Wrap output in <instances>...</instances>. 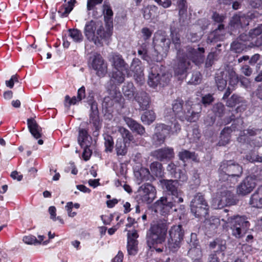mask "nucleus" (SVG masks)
I'll use <instances>...</instances> for the list:
<instances>
[{
	"label": "nucleus",
	"instance_id": "1",
	"mask_svg": "<svg viewBox=\"0 0 262 262\" xmlns=\"http://www.w3.org/2000/svg\"><path fill=\"white\" fill-rule=\"evenodd\" d=\"M112 26L105 29L102 21L92 20L85 24L84 33L89 41H93L97 46H101L102 40H106L112 36Z\"/></svg>",
	"mask_w": 262,
	"mask_h": 262
},
{
	"label": "nucleus",
	"instance_id": "2",
	"mask_svg": "<svg viewBox=\"0 0 262 262\" xmlns=\"http://www.w3.org/2000/svg\"><path fill=\"white\" fill-rule=\"evenodd\" d=\"M219 172L220 181L227 182V184L231 187V184H235L237 181V178L241 176L242 168L231 161H226L221 163Z\"/></svg>",
	"mask_w": 262,
	"mask_h": 262
},
{
	"label": "nucleus",
	"instance_id": "3",
	"mask_svg": "<svg viewBox=\"0 0 262 262\" xmlns=\"http://www.w3.org/2000/svg\"><path fill=\"white\" fill-rule=\"evenodd\" d=\"M167 229L168 224L165 220H160L151 225L146 235L148 246L151 248L155 245L164 243Z\"/></svg>",
	"mask_w": 262,
	"mask_h": 262
},
{
	"label": "nucleus",
	"instance_id": "4",
	"mask_svg": "<svg viewBox=\"0 0 262 262\" xmlns=\"http://www.w3.org/2000/svg\"><path fill=\"white\" fill-rule=\"evenodd\" d=\"M227 222L230 225L232 235L236 238L243 236L250 226L245 217L239 215L228 217Z\"/></svg>",
	"mask_w": 262,
	"mask_h": 262
},
{
	"label": "nucleus",
	"instance_id": "5",
	"mask_svg": "<svg viewBox=\"0 0 262 262\" xmlns=\"http://www.w3.org/2000/svg\"><path fill=\"white\" fill-rule=\"evenodd\" d=\"M171 40L172 43L174 45L175 48L178 50L177 56L179 58V62L174 68V72L176 74L178 75H182L186 72L188 68L190 63L188 61L186 63L185 61V57L181 56L182 54L180 50L181 41L180 35L174 32H171Z\"/></svg>",
	"mask_w": 262,
	"mask_h": 262
},
{
	"label": "nucleus",
	"instance_id": "6",
	"mask_svg": "<svg viewBox=\"0 0 262 262\" xmlns=\"http://www.w3.org/2000/svg\"><path fill=\"white\" fill-rule=\"evenodd\" d=\"M169 237L168 240V247L172 252H176L181 247L183 239L184 231L180 225H174L169 231Z\"/></svg>",
	"mask_w": 262,
	"mask_h": 262
},
{
	"label": "nucleus",
	"instance_id": "7",
	"mask_svg": "<svg viewBox=\"0 0 262 262\" xmlns=\"http://www.w3.org/2000/svg\"><path fill=\"white\" fill-rule=\"evenodd\" d=\"M191 211L196 217H206L208 212V205L200 193L195 195L190 203Z\"/></svg>",
	"mask_w": 262,
	"mask_h": 262
},
{
	"label": "nucleus",
	"instance_id": "8",
	"mask_svg": "<svg viewBox=\"0 0 262 262\" xmlns=\"http://www.w3.org/2000/svg\"><path fill=\"white\" fill-rule=\"evenodd\" d=\"M233 195L231 190L222 188L219 189L216 196L213 199L212 206L214 209H219L231 204Z\"/></svg>",
	"mask_w": 262,
	"mask_h": 262
},
{
	"label": "nucleus",
	"instance_id": "9",
	"mask_svg": "<svg viewBox=\"0 0 262 262\" xmlns=\"http://www.w3.org/2000/svg\"><path fill=\"white\" fill-rule=\"evenodd\" d=\"M156 193L155 187L149 183H146L139 187L137 198L143 203L150 204L155 199Z\"/></svg>",
	"mask_w": 262,
	"mask_h": 262
},
{
	"label": "nucleus",
	"instance_id": "10",
	"mask_svg": "<svg viewBox=\"0 0 262 262\" xmlns=\"http://www.w3.org/2000/svg\"><path fill=\"white\" fill-rule=\"evenodd\" d=\"M161 183L163 189L171 193L172 199L176 202L182 203L183 202V193L178 189V183L176 180H163Z\"/></svg>",
	"mask_w": 262,
	"mask_h": 262
},
{
	"label": "nucleus",
	"instance_id": "11",
	"mask_svg": "<svg viewBox=\"0 0 262 262\" xmlns=\"http://www.w3.org/2000/svg\"><path fill=\"white\" fill-rule=\"evenodd\" d=\"M157 66L152 67L149 74L148 84L150 87L155 88L158 85L164 86L169 81L170 76L166 74H163L161 75L157 73Z\"/></svg>",
	"mask_w": 262,
	"mask_h": 262
},
{
	"label": "nucleus",
	"instance_id": "12",
	"mask_svg": "<svg viewBox=\"0 0 262 262\" xmlns=\"http://www.w3.org/2000/svg\"><path fill=\"white\" fill-rule=\"evenodd\" d=\"M204 49L203 48H198L197 49H194L188 47L186 48V53L184 54L182 53L181 56L185 57L186 63L188 61L190 63V60H191L195 64L198 65L204 61ZM190 66V64L187 69L189 68Z\"/></svg>",
	"mask_w": 262,
	"mask_h": 262
},
{
	"label": "nucleus",
	"instance_id": "13",
	"mask_svg": "<svg viewBox=\"0 0 262 262\" xmlns=\"http://www.w3.org/2000/svg\"><path fill=\"white\" fill-rule=\"evenodd\" d=\"M91 66L99 77H104L107 72V65L101 55L95 53L91 58Z\"/></svg>",
	"mask_w": 262,
	"mask_h": 262
},
{
	"label": "nucleus",
	"instance_id": "14",
	"mask_svg": "<svg viewBox=\"0 0 262 262\" xmlns=\"http://www.w3.org/2000/svg\"><path fill=\"white\" fill-rule=\"evenodd\" d=\"M256 185V180L253 177H246L237 187V193L245 195L250 193Z\"/></svg>",
	"mask_w": 262,
	"mask_h": 262
},
{
	"label": "nucleus",
	"instance_id": "15",
	"mask_svg": "<svg viewBox=\"0 0 262 262\" xmlns=\"http://www.w3.org/2000/svg\"><path fill=\"white\" fill-rule=\"evenodd\" d=\"M179 203L176 202L172 199V196L171 197H161L155 203V206L157 207V209L163 213H167L176 204Z\"/></svg>",
	"mask_w": 262,
	"mask_h": 262
},
{
	"label": "nucleus",
	"instance_id": "16",
	"mask_svg": "<svg viewBox=\"0 0 262 262\" xmlns=\"http://www.w3.org/2000/svg\"><path fill=\"white\" fill-rule=\"evenodd\" d=\"M171 135L169 125L164 124H158L156 127V132L154 140L156 144L160 145L164 142L165 138Z\"/></svg>",
	"mask_w": 262,
	"mask_h": 262
},
{
	"label": "nucleus",
	"instance_id": "17",
	"mask_svg": "<svg viewBox=\"0 0 262 262\" xmlns=\"http://www.w3.org/2000/svg\"><path fill=\"white\" fill-rule=\"evenodd\" d=\"M138 234L136 230L129 231L127 234V251L129 255H135L138 252Z\"/></svg>",
	"mask_w": 262,
	"mask_h": 262
},
{
	"label": "nucleus",
	"instance_id": "18",
	"mask_svg": "<svg viewBox=\"0 0 262 262\" xmlns=\"http://www.w3.org/2000/svg\"><path fill=\"white\" fill-rule=\"evenodd\" d=\"M130 70L134 73V77L139 83H142L144 80L143 69L141 66V62L138 58L133 60L130 66Z\"/></svg>",
	"mask_w": 262,
	"mask_h": 262
},
{
	"label": "nucleus",
	"instance_id": "19",
	"mask_svg": "<svg viewBox=\"0 0 262 262\" xmlns=\"http://www.w3.org/2000/svg\"><path fill=\"white\" fill-rule=\"evenodd\" d=\"M174 155L173 148L170 147L159 149L152 152L153 156L160 160L170 159L174 157Z\"/></svg>",
	"mask_w": 262,
	"mask_h": 262
},
{
	"label": "nucleus",
	"instance_id": "20",
	"mask_svg": "<svg viewBox=\"0 0 262 262\" xmlns=\"http://www.w3.org/2000/svg\"><path fill=\"white\" fill-rule=\"evenodd\" d=\"M110 60L112 63L114 69L127 70V65L120 55L117 53L112 54Z\"/></svg>",
	"mask_w": 262,
	"mask_h": 262
},
{
	"label": "nucleus",
	"instance_id": "21",
	"mask_svg": "<svg viewBox=\"0 0 262 262\" xmlns=\"http://www.w3.org/2000/svg\"><path fill=\"white\" fill-rule=\"evenodd\" d=\"M135 99L142 110H146L149 107L150 98L146 93L141 92L137 93L135 97Z\"/></svg>",
	"mask_w": 262,
	"mask_h": 262
},
{
	"label": "nucleus",
	"instance_id": "22",
	"mask_svg": "<svg viewBox=\"0 0 262 262\" xmlns=\"http://www.w3.org/2000/svg\"><path fill=\"white\" fill-rule=\"evenodd\" d=\"M187 108H188V107L186 105L184 110L183 106V102L181 100H176L173 102L172 104V110L176 116L182 121H184L186 112L185 110H187Z\"/></svg>",
	"mask_w": 262,
	"mask_h": 262
},
{
	"label": "nucleus",
	"instance_id": "23",
	"mask_svg": "<svg viewBox=\"0 0 262 262\" xmlns=\"http://www.w3.org/2000/svg\"><path fill=\"white\" fill-rule=\"evenodd\" d=\"M28 126L30 133L35 138L38 139L41 137V128L34 119H28Z\"/></svg>",
	"mask_w": 262,
	"mask_h": 262
},
{
	"label": "nucleus",
	"instance_id": "24",
	"mask_svg": "<svg viewBox=\"0 0 262 262\" xmlns=\"http://www.w3.org/2000/svg\"><path fill=\"white\" fill-rule=\"evenodd\" d=\"M250 204L254 207L262 208V186L258 187L251 195Z\"/></svg>",
	"mask_w": 262,
	"mask_h": 262
},
{
	"label": "nucleus",
	"instance_id": "25",
	"mask_svg": "<svg viewBox=\"0 0 262 262\" xmlns=\"http://www.w3.org/2000/svg\"><path fill=\"white\" fill-rule=\"evenodd\" d=\"M91 137L88 135V132L84 129H80L78 141L81 147H88L90 145Z\"/></svg>",
	"mask_w": 262,
	"mask_h": 262
},
{
	"label": "nucleus",
	"instance_id": "26",
	"mask_svg": "<svg viewBox=\"0 0 262 262\" xmlns=\"http://www.w3.org/2000/svg\"><path fill=\"white\" fill-rule=\"evenodd\" d=\"M124 120L128 126L132 130L141 135L145 133L144 127L135 120L130 118H125Z\"/></svg>",
	"mask_w": 262,
	"mask_h": 262
},
{
	"label": "nucleus",
	"instance_id": "27",
	"mask_svg": "<svg viewBox=\"0 0 262 262\" xmlns=\"http://www.w3.org/2000/svg\"><path fill=\"white\" fill-rule=\"evenodd\" d=\"M125 72L127 73V70L113 69L111 76L112 81L117 84L123 82L125 80Z\"/></svg>",
	"mask_w": 262,
	"mask_h": 262
},
{
	"label": "nucleus",
	"instance_id": "28",
	"mask_svg": "<svg viewBox=\"0 0 262 262\" xmlns=\"http://www.w3.org/2000/svg\"><path fill=\"white\" fill-rule=\"evenodd\" d=\"M227 72L225 71L221 72L216 74L215 77V82L217 89L223 91L227 85Z\"/></svg>",
	"mask_w": 262,
	"mask_h": 262
},
{
	"label": "nucleus",
	"instance_id": "29",
	"mask_svg": "<svg viewBox=\"0 0 262 262\" xmlns=\"http://www.w3.org/2000/svg\"><path fill=\"white\" fill-rule=\"evenodd\" d=\"M91 113L90 114V122H92L95 125H97L99 122L98 116V111L97 104L95 101H93L91 104Z\"/></svg>",
	"mask_w": 262,
	"mask_h": 262
},
{
	"label": "nucleus",
	"instance_id": "30",
	"mask_svg": "<svg viewBox=\"0 0 262 262\" xmlns=\"http://www.w3.org/2000/svg\"><path fill=\"white\" fill-rule=\"evenodd\" d=\"M156 118V114L152 110L144 112L141 117L142 122L147 125L152 123L155 120Z\"/></svg>",
	"mask_w": 262,
	"mask_h": 262
},
{
	"label": "nucleus",
	"instance_id": "31",
	"mask_svg": "<svg viewBox=\"0 0 262 262\" xmlns=\"http://www.w3.org/2000/svg\"><path fill=\"white\" fill-rule=\"evenodd\" d=\"M156 39L154 40L156 45H159L161 47L163 51H166L169 48L170 42L169 40L167 39L165 36L160 35L156 36Z\"/></svg>",
	"mask_w": 262,
	"mask_h": 262
},
{
	"label": "nucleus",
	"instance_id": "32",
	"mask_svg": "<svg viewBox=\"0 0 262 262\" xmlns=\"http://www.w3.org/2000/svg\"><path fill=\"white\" fill-rule=\"evenodd\" d=\"M230 132L231 129L229 128H225L222 131L220 136L221 139L219 142L220 146H224L229 143Z\"/></svg>",
	"mask_w": 262,
	"mask_h": 262
},
{
	"label": "nucleus",
	"instance_id": "33",
	"mask_svg": "<svg viewBox=\"0 0 262 262\" xmlns=\"http://www.w3.org/2000/svg\"><path fill=\"white\" fill-rule=\"evenodd\" d=\"M69 36L75 42H80L83 40L81 31L77 29H70L68 30Z\"/></svg>",
	"mask_w": 262,
	"mask_h": 262
},
{
	"label": "nucleus",
	"instance_id": "34",
	"mask_svg": "<svg viewBox=\"0 0 262 262\" xmlns=\"http://www.w3.org/2000/svg\"><path fill=\"white\" fill-rule=\"evenodd\" d=\"M118 128V132L120 133V135L123 139V141H122L123 142L125 143H129L133 140V136L128 130L124 127L121 126H119Z\"/></svg>",
	"mask_w": 262,
	"mask_h": 262
},
{
	"label": "nucleus",
	"instance_id": "35",
	"mask_svg": "<svg viewBox=\"0 0 262 262\" xmlns=\"http://www.w3.org/2000/svg\"><path fill=\"white\" fill-rule=\"evenodd\" d=\"M186 109L187 111L185 112L184 121L187 120L189 122L196 121L200 117L199 113L194 112L193 111H191L189 108H187Z\"/></svg>",
	"mask_w": 262,
	"mask_h": 262
},
{
	"label": "nucleus",
	"instance_id": "36",
	"mask_svg": "<svg viewBox=\"0 0 262 262\" xmlns=\"http://www.w3.org/2000/svg\"><path fill=\"white\" fill-rule=\"evenodd\" d=\"M151 174L156 177H161L162 174V166L158 162H152L150 166Z\"/></svg>",
	"mask_w": 262,
	"mask_h": 262
},
{
	"label": "nucleus",
	"instance_id": "37",
	"mask_svg": "<svg viewBox=\"0 0 262 262\" xmlns=\"http://www.w3.org/2000/svg\"><path fill=\"white\" fill-rule=\"evenodd\" d=\"M135 87L132 83H128L123 88V93L129 99L135 98Z\"/></svg>",
	"mask_w": 262,
	"mask_h": 262
},
{
	"label": "nucleus",
	"instance_id": "38",
	"mask_svg": "<svg viewBox=\"0 0 262 262\" xmlns=\"http://www.w3.org/2000/svg\"><path fill=\"white\" fill-rule=\"evenodd\" d=\"M124 142H123L122 140H118L116 145V150L117 154L118 156H124L127 153V147L126 144Z\"/></svg>",
	"mask_w": 262,
	"mask_h": 262
},
{
	"label": "nucleus",
	"instance_id": "39",
	"mask_svg": "<svg viewBox=\"0 0 262 262\" xmlns=\"http://www.w3.org/2000/svg\"><path fill=\"white\" fill-rule=\"evenodd\" d=\"M245 19H246L245 16H240L237 15H234L232 19L231 20V25L233 26L234 27L242 26V25H248L249 24V21L247 20V22H245L243 24V22Z\"/></svg>",
	"mask_w": 262,
	"mask_h": 262
},
{
	"label": "nucleus",
	"instance_id": "40",
	"mask_svg": "<svg viewBox=\"0 0 262 262\" xmlns=\"http://www.w3.org/2000/svg\"><path fill=\"white\" fill-rule=\"evenodd\" d=\"M135 175L139 180L144 181L149 179L150 173L147 168L142 167L136 172Z\"/></svg>",
	"mask_w": 262,
	"mask_h": 262
},
{
	"label": "nucleus",
	"instance_id": "41",
	"mask_svg": "<svg viewBox=\"0 0 262 262\" xmlns=\"http://www.w3.org/2000/svg\"><path fill=\"white\" fill-rule=\"evenodd\" d=\"M179 158L182 161H186L188 159H192L195 161L197 159V157L194 152H191L187 150H183L179 154Z\"/></svg>",
	"mask_w": 262,
	"mask_h": 262
},
{
	"label": "nucleus",
	"instance_id": "42",
	"mask_svg": "<svg viewBox=\"0 0 262 262\" xmlns=\"http://www.w3.org/2000/svg\"><path fill=\"white\" fill-rule=\"evenodd\" d=\"M104 145L106 151L111 152L114 148V140L113 137L108 134H104Z\"/></svg>",
	"mask_w": 262,
	"mask_h": 262
},
{
	"label": "nucleus",
	"instance_id": "43",
	"mask_svg": "<svg viewBox=\"0 0 262 262\" xmlns=\"http://www.w3.org/2000/svg\"><path fill=\"white\" fill-rule=\"evenodd\" d=\"M157 8L155 6H148L143 9V16L146 19H150L155 14Z\"/></svg>",
	"mask_w": 262,
	"mask_h": 262
},
{
	"label": "nucleus",
	"instance_id": "44",
	"mask_svg": "<svg viewBox=\"0 0 262 262\" xmlns=\"http://www.w3.org/2000/svg\"><path fill=\"white\" fill-rule=\"evenodd\" d=\"M225 72H227V77L229 79V85L234 86L238 83V77L234 71L233 70L225 71Z\"/></svg>",
	"mask_w": 262,
	"mask_h": 262
},
{
	"label": "nucleus",
	"instance_id": "45",
	"mask_svg": "<svg viewBox=\"0 0 262 262\" xmlns=\"http://www.w3.org/2000/svg\"><path fill=\"white\" fill-rule=\"evenodd\" d=\"M138 54L141 56L142 58L144 60H147L148 57L147 56V45L146 43H143L141 45L138 51Z\"/></svg>",
	"mask_w": 262,
	"mask_h": 262
},
{
	"label": "nucleus",
	"instance_id": "46",
	"mask_svg": "<svg viewBox=\"0 0 262 262\" xmlns=\"http://www.w3.org/2000/svg\"><path fill=\"white\" fill-rule=\"evenodd\" d=\"M72 10L71 7H68L66 5H63L59 8L58 12L61 17H67Z\"/></svg>",
	"mask_w": 262,
	"mask_h": 262
},
{
	"label": "nucleus",
	"instance_id": "47",
	"mask_svg": "<svg viewBox=\"0 0 262 262\" xmlns=\"http://www.w3.org/2000/svg\"><path fill=\"white\" fill-rule=\"evenodd\" d=\"M224 105L221 103H218L214 105L213 107V112L216 115L221 116L224 112Z\"/></svg>",
	"mask_w": 262,
	"mask_h": 262
},
{
	"label": "nucleus",
	"instance_id": "48",
	"mask_svg": "<svg viewBox=\"0 0 262 262\" xmlns=\"http://www.w3.org/2000/svg\"><path fill=\"white\" fill-rule=\"evenodd\" d=\"M23 240L25 243L28 245H36L37 242L36 237L32 235L24 236Z\"/></svg>",
	"mask_w": 262,
	"mask_h": 262
},
{
	"label": "nucleus",
	"instance_id": "49",
	"mask_svg": "<svg viewBox=\"0 0 262 262\" xmlns=\"http://www.w3.org/2000/svg\"><path fill=\"white\" fill-rule=\"evenodd\" d=\"M169 127L171 135L177 134L181 130L180 125L177 122L171 123Z\"/></svg>",
	"mask_w": 262,
	"mask_h": 262
},
{
	"label": "nucleus",
	"instance_id": "50",
	"mask_svg": "<svg viewBox=\"0 0 262 262\" xmlns=\"http://www.w3.org/2000/svg\"><path fill=\"white\" fill-rule=\"evenodd\" d=\"M103 0H88L87 9L90 11L93 10L95 6L102 3Z\"/></svg>",
	"mask_w": 262,
	"mask_h": 262
},
{
	"label": "nucleus",
	"instance_id": "51",
	"mask_svg": "<svg viewBox=\"0 0 262 262\" xmlns=\"http://www.w3.org/2000/svg\"><path fill=\"white\" fill-rule=\"evenodd\" d=\"M239 102V98L237 95H233L227 101V105L228 106L232 107Z\"/></svg>",
	"mask_w": 262,
	"mask_h": 262
},
{
	"label": "nucleus",
	"instance_id": "52",
	"mask_svg": "<svg viewBox=\"0 0 262 262\" xmlns=\"http://www.w3.org/2000/svg\"><path fill=\"white\" fill-rule=\"evenodd\" d=\"M68 101H69V102H68L69 105L68 106H70L71 105L76 104V103L79 101L78 97L76 98L75 96H74L72 98H70V97L68 95H67L65 97V101H66L65 105L66 106H67V103H68Z\"/></svg>",
	"mask_w": 262,
	"mask_h": 262
},
{
	"label": "nucleus",
	"instance_id": "53",
	"mask_svg": "<svg viewBox=\"0 0 262 262\" xmlns=\"http://www.w3.org/2000/svg\"><path fill=\"white\" fill-rule=\"evenodd\" d=\"M188 254L192 257L200 256L202 255L201 250L199 248H191Z\"/></svg>",
	"mask_w": 262,
	"mask_h": 262
},
{
	"label": "nucleus",
	"instance_id": "54",
	"mask_svg": "<svg viewBox=\"0 0 262 262\" xmlns=\"http://www.w3.org/2000/svg\"><path fill=\"white\" fill-rule=\"evenodd\" d=\"M220 223L219 218L211 216L208 220L206 221V224H209L210 226H217Z\"/></svg>",
	"mask_w": 262,
	"mask_h": 262
},
{
	"label": "nucleus",
	"instance_id": "55",
	"mask_svg": "<svg viewBox=\"0 0 262 262\" xmlns=\"http://www.w3.org/2000/svg\"><path fill=\"white\" fill-rule=\"evenodd\" d=\"M103 12L105 16H106L108 17H110L113 16V12L110 6L105 4V3H104L103 5Z\"/></svg>",
	"mask_w": 262,
	"mask_h": 262
},
{
	"label": "nucleus",
	"instance_id": "56",
	"mask_svg": "<svg viewBox=\"0 0 262 262\" xmlns=\"http://www.w3.org/2000/svg\"><path fill=\"white\" fill-rule=\"evenodd\" d=\"M213 101V98L210 94H208L202 97V102L204 105L210 104Z\"/></svg>",
	"mask_w": 262,
	"mask_h": 262
},
{
	"label": "nucleus",
	"instance_id": "57",
	"mask_svg": "<svg viewBox=\"0 0 262 262\" xmlns=\"http://www.w3.org/2000/svg\"><path fill=\"white\" fill-rule=\"evenodd\" d=\"M84 148V150L82 153V157L84 160L87 161L89 159L90 157L91 156L92 151L88 147H83Z\"/></svg>",
	"mask_w": 262,
	"mask_h": 262
},
{
	"label": "nucleus",
	"instance_id": "58",
	"mask_svg": "<svg viewBox=\"0 0 262 262\" xmlns=\"http://www.w3.org/2000/svg\"><path fill=\"white\" fill-rule=\"evenodd\" d=\"M56 209L54 206H51L49 208V212L50 214V218L53 221H56V220H58L59 217H56Z\"/></svg>",
	"mask_w": 262,
	"mask_h": 262
},
{
	"label": "nucleus",
	"instance_id": "59",
	"mask_svg": "<svg viewBox=\"0 0 262 262\" xmlns=\"http://www.w3.org/2000/svg\"><path fill=\"white\" fill-rule=\"evenodd\" d=\"M141 32L144 39L145 40L150 38L152 34V32L147 28H143L141 30Z\"/></svg>",
	"mask_w": 262,
	"mask_h": 262
},
{
	"label": "nucleus",
	"instance_id": "60",
	"mask_svg": "<svg viewBox=\"0 0 262 262\" xmlns=\"http://www.w3.org/2000/svg\"><path fill=\"white\" fill-rule=\"evenodd\" d=\"M155 1L164 8H167L171 5L170 0H155Z\"/></svg>",
	"mask_w": 262,
	"mask_h": 262
},
{
	"label": "nucleus",
	"instance_id": "61",
	"mask_svg": "<svg viewBox=\"0 0 262 262\" xmlns=\"http://www.w3.org/2000/svg\"><path fill=\"white\" fill-rule=\"evenodd\" d=\"M77 97L78 98V101H81L82 99L85 97V88L84 86H82L78 90Z\"/></svg>",
	"mask_w": 262,
	"mask_h": 262
},
{
	"label": "nucleus",
	"instance_id": "62",
	"mask_svg": "<svg viewBox=\"0 0 262 262\" xmlns=\"http://www.w3.org/2000/svg\"><path fill=\"white\" fill-rule=\"evenodd\" d=\"M123 259V254L121 251H119L112 262H122Z\"/></svg>",
	"mask_w": 262,
	"mask_h": 262
},
{
	"label": "nucleus",
	"instance_id": "63",
	"mask_svg": "<svg viewBox=\"0 0 262 262\" xmlns=\"http://www.w3.org/2000/svg\"><path fill=\"white\" fill-rule=\"evenodd\" d=\"M262 33V25L258 26L256 28L253 29L250 32L252 35L257 36Z\"/></svg>",
	"mask_w": 262,
	"mask_h": 262
},
{
	"label": "nucleus",
	"instance_id": "64",
	"mask_svg": "<svg viewBox=\"0 0 262 262\" xmlns=\"http://www.w3.org/2000/svg\"><path fill=\"white\" fill-rule=\"evenodd\" d=\"M207 262H219L216 254L212 253L210 254L208 256Z\"/></svg>",
	"mask_w": 262,
	"mask_h": 262
}]
</instances>
